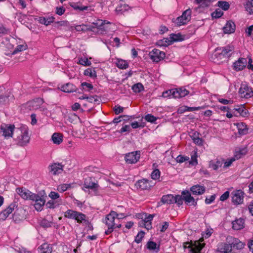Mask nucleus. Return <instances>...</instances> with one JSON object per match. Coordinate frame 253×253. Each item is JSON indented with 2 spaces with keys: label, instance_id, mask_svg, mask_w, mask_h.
Segmentation results:
<instances>
[{
  "label": "nucleus",
  "instance_id": "obj_1",
  "mask_svg": "<svg viewBox=\"0 0 253 253\" xmlns=\"http://www.w3.org/2000/svg\"><path fill=\"white\" fill-rule=\"evenodd\" d=\"M234 47L228 45L225 47H217L213 54L214 62L220 63L228 59L233 53Z\"/></svg>",
  "mask_w": 253,
  "mask_h": 253
},
{
  "label": "nucleus",
  "instance_id": "obj_2",
  "mask_svg": "<svg viewBox=\"0 0 253 253\" xmlns=\"http://www.w3.org/2000/svg\"><path fill=\"white\" fill-rule=\"evenodd\" d=\"M117 215V212L114 211H111L109 214H107L103 222L107 226L108 229L105 231V233L106 235L111 234L116 228H120L121 227V224L116 223V219L115 216Z\"/></svg>",
  "mask_w": 253,
  "mask_h": 253
},
{
  "label": "nucleus",
  "instance_id": "obj_3",
  "mask_svg": "<svg viewBox=\"0 0 253 253\" xmlns=\"http://www.w3.org/2000/svg\"><path fill=\"white\" fill-rule=\"evenodd\" d=\"M202 238L199 241L186 242L184 243L183 247L184 249H189L190 253H201V250L204 248L205 246V243H201L203 241Z\"/></svg>",
  "mask_w": 253,
  "mask_h": 253
},
{
  "label": "nucleus",
  "instance_id": "obj_4",
  "mask_svg": "<svg viewBox=\"0 0 253 253\" xmlns=\"http://www.w3.org/2000/svg\"><path fill=\"white\" fill-rule=\"evenodd\" d=\"M188 93L189 91L187 90L184 88L180 87L166 90L163 92L162 96L165 98L171 97L174 98H179L185 96Z\"/></svg>",
  "mask_w": 253,
  "mask_h": 253
},
{
  "label": "nucleus",
  "instance_id": "obj_5",
  "mask_svg": "<svg viewBox=\"0 0 253 253\" xmlns=\"http://www.w3.org/2000/svg\"><path fill=\"white\" fill-rule=\"evenodd\" d=\"M32 201L35 202V208L38 211H41L45 203L46 195L44 191H41L38 194L32 195Z\"/></svg>",
  "mask_w": 253,
  "mask_h": 253
},
{
  "label": "nucleus",
  "instance_id": "obj_6",
  "mask_svg": "<svg viewBox=\"0 0 253 253\" xmlns=\"http://www.w3.org/2000/svg\"><path fill=\"white\" fill-rule=\"evenodd\" d=\"M244 192L242 190H236L231 193L232 202L235 205L243 203L244 198Z\"/></svg>",
  "mask_w": 253,
  "mask_h": 253
},
{
  "label": "nucleus",
  "instance_id": "obj_7",
  "mask_svg": "<svg viewBox=\"0 0 253 253\" xmlns=\"http://www.w3.org/2000/svg\"><path fill=\"white\" fill-rule=\"evenodd\" d=\"M17 139L18 145L21 146L26 145L30 140L28 129L24 128L23 131L21 130V134L17 137Z\"/></svg>",
  "mask_w": 253,
  "mask_h": 253
},
{
  "label": "nucleus",
  "instance_id": "obj_8",
  "mask_svg": "<svg viewBox=\"0 0 253 253\" xmlns=\"http://www.w3.org/2000/svg\"><path fill=\"white\" fill-rule=\"evenodd\" d=\"M239 93L242 98H249L253 96L252 88L248 86L246 84H241Z\"/></svg>",
  "mask_w": 253,
  "mask_h": 253
},
{
  "label": "nucleus",
  "instance_id": "obj_9",
  "mask_svg": "<svg viewBox=\"0 0 253 253\" xmlns=\"http://www.w3.org/2000/svg\"><path fill=\"white\" fill-rule=\"evenodd\" d=\"M150 59L153 62H158L165 57V53L158 49H154L149 53Z\"/></svg>",
  "mask_w": 253,
  "mask_h": 253
},
{
  "label": "nucleus",
  "instance_id": "obj_10",
  "mask_svg": "<svg viewBox=\"0 0 253 253\" xmlns=\"http://www.w3.org/2000/svg\"><path fill=\"white\" fill-rule=\"evenodd\" d=\"M15 126L14 125H3L0 126V133L5 138L12 137Z\"/></svg>",
  "mask_w": 253,
  "mask_h": 253
},
{
  "label": "nucleus",
  "instance_id": "obj_11",
  "mask_svg": "<svg viewBox=\"0 0 253 253\" xmlns=\"http://www.w3.org/2000/svg\"><path fill=\"white\" fill-rule=\"evenodd\" d=\"M140 157V151L132 152L126 154L125 160L127 164H135L139 160Z\"/></svg>",
  "mask_w": 253,
  "mask_h": 253
},
{
  "label": "nucleus",
  "instance_id": "obj_12",
  "mask_svg": "<svg viewBox=\"0 0 253 253\" xmlns=\"http://www.w3.org/2000/svg\"><path fill=\"white\" fill-rule=\"evenodd\" d=\"M63 165L61 163H54L48 167L49 172L52 175L61 173L63 169Z\"/></svg>",
  "mask_w": 253,
  "mask_h": 253
},
{
  "label": "nucleus",
  "instance_id": "obj_13",
  "mask_svg": "<svg viewBox=\"0 0 253 253\" xmlns=\"http://www.w3.org/2000/svg\"><path fill=\"white\" fill-rule=\"evenodd\" d=\"M247 60L246 58H240L233 63V68L236 71L243 70L247 66Z\"/></svg>",
  "mask_w": 253,
  "mask_h": 253
},
{
  "label": "nucleus",
  "instance_id": "obj_14",
  "mask_svg": "<svg viewBox=\"0 0 253 253\" xmlns=\"http://www.w3.org/2000/svg\"><path fill=\"white\" fill-rule=\"evenodd\" d=\"M135 186L137 189L141 190H147L149 189L152 185L150 184L148 180L146 179H142L138 180L135 184Z\"/></svg>",
  "mask_w": 253,
  "mask_h": 253
},
{
  "label": "nucleus",
  "instance_id": "obj_15",
  "mask_svg": "<svg viewBox=\"0 0 253 253\" xmlns=\"http://www.w3.org/2000/svg\"><path fill=\"white\" fill-rule=\"evenodd\" d=\"M16 192L23 199L25 200H32V195L34 194V193H32L29 190L21 188H17Z\"/></svg>",
  "mask_w": 253,
  "mask_h": 253
},
{
  "label": "nucleus",
  "instance_id": "obj_16",
  "mask_svg": "<svg viewBox=\"0 0 253 253\" xmlns=\"http://www.w3.org/2000/svg\"><path fill=\"white\" fill-rule=\"evenodd\" d=\"M61 89L62 91L65 92H78L81 93V92L80 91V89L78 88L75 85H74L72 84L67 83L64 85H63L61 87Z\"/></svg>",
  "mask_w": 253,
  "mask_h": 253
},
{
  "label": "nucleus",
  "instance_id": "obj_17",
  "mask_svg": "<svg viewBox=\"0 0 253 253\" xmlns=\"http://www.w3.org/2000/svg\"><path fill=\"white\" fill-rule=\"evenodd\" d=\"M98 186L97 183L92 181V178L91 177H88L85 179L84 188L96 190Z\"/></svg>",
  "mask_w": 253,
  "mask_h": 253
},
{
  "label": "nucleus",
  "instance_id": "obj_18",
  "mask_svg": "<svg viewBox=\"0 0 253 253\" xmlns=\"http://www.w3.org/2000/svg\"><path fill=\"white\" fill-rule=\"evenodd\" d=\"M182 196L183 198V200H184L185 203L187 204L192 203V205L193 206H196L197 205V202L195 201L194 198L191 196V194L189 191H182Z\"/></svg>",
  "mask_w": 253,
  "mask_h": 253
},
{
  "label": "nucleus",
  "instance_id": "obj_19",
  "mask_svg": "<svg viewBox=\"0 0 253 253\" xmlns=\"http://www.w3.org/2000/svg\"><path fill=\"white\" fill-rule=\"evenodd\" d=\"M217 251L221 253H231L232 246L231 244L220 243L218 245Z\"/></svg>",
  "mask_w": 253,
  "mask_h": 253
},
{
  "label": "nucleus",
  "instance_id": "obj_20",
  "mask_svg": "<svg viewBox=\"0 0 253 253\" xmlns=\"http://www.w3.org/2000/svg\"><path fill=\"white\" fill-rule=\"evenodd\" d=\"M206 191L205 187L198 184L194 185L190 188V191L193 195H200L204 194Z\"/></svg>",
  "mask_w": 253,
  "mask_h": 253
},
{
  "label": "nucleus",
  "instance_id": "obj_21",
  "mask_svg": "<svg viewBox=\"0 0 253 253\" xmlns=\"http://www.w3.org/2000/svg\"><path fill=\"white\" fill-rule=\"evenodd\" d=\"M224 33L225 34H231L235 32L236 29V25L232 21H228L223 28Z\"/></svg>",
  "mask_w": 253,
  "mask_h": 253
},
{
  "label": "nucleus",
  "instance_id": "obj_22",
  "mask_svg": "<svg viewBox=\"0 0 253 253\" xmlns=\"http://www.w3.org/2000/svg\"><path fill=\"white\" fill-rule=\"evenodd\" d=\"M232 224L234 230H239L244 227L245 221L243 218H240L232 221Z\"/></svg>",
  "mask_w": 253,
  "mask_h": 253
},
{
  "label": "nucleus",
  "instance_id": "obj_23",
  "mask_svg": "<svg viewBox=\"0 0 253 253\" xmlns=\"http://www.w3.org/2000/svg\"><path fill=\"white\" fill-rule=\"evenodd\" d=\"M234 125L237 126L240 135H246L248 133V128L245 123H237Z\"/></svg>",
  "mask_w": 253,
  "mask_h": 253
},
{
  "label": "nucleus",
  "instance_id": "obj_24",
  "mask_svg": "<svg viewBox=\"0 0 253 253\" xmlns=\"http://www.w3.org/2000/svg\"><path fill=\"white\" fill-rule=\"evenodd\" d=\"M94 25L95 27L98 29L101 30V31H106L107 27L105 26V24H110V22H106V21H103L101 19H97L92 23Z\"/></svg>",
  "mask_w": 253,
  "mask_h": 253
},
{
  "label": "nucleus",
  "instance_id": "obj_25",
  "mask_svg": "<svg viewBox=\"0 0 253 253\" xmlns=\"http://www.w3.org/2000/svg\"><path fill=\"white\" fill-rule=\"evenodd\" d=\"M55 18L53 16H49L48 17H40L38 21L40 23L48 26L53 23Z\"/></svg>",
  "mask_w": 253,
  "mask_h": 253
},
{
  "label": "nucleus",
  "instance_id": "obj_26",
  "mask_svg": "<svg viewBox=\"0 0 253 253\" xmlns=\"http://www.w3.org/2000/svg\"><path fill=\"white\" fill-rule=\"evenodd\" d=\"M202 107H191L186 106H183L178 108L177 112L179 114L183 113L186 111H197L202 109Z\"/></svg>",
  "mask_w": 253,
  "mask_h": 253
},
{
  "label": "nucleus",
  "instance_id": "obj_27",
  "mask_svg": "<svg viewBox=\"0 0 253 253\" xmlns=\"http://www.w3.org/2000/svg\"><path fill=\"white\" fill-rule=\"evenodd\" d=\"M42 101L40 99L36 100H32L28 103V107L30 110H36L40 107V105Z\"/></svg>",
  "mask_w": 253,
  "mask_h": 253
},
{
  "label": "nucleus",
  "instance_id": "obj_28",
  "mask_svg": "<svg viewBox=\"0 0 253 253\" xmlns=\"http://www.w3.org/2000/svg\"><path fill=\"white\" fill-rule=\"evenodd\" d=\"M86 216L85 214L80 212H77V214L76 216V218L74 219V220H76L78 223H88V220L86 219Z\"/></svg>",
  "mask_w": 253,
  "mask_h": 253
},
{
  "label": "nucleus",
  "instance_id": "obj_29",
  "mask_svg": "<svg viewBox=\"0 0 253 253\" xmlns=\"http://www.w3.org/2000/svg\"><path fill=\"white\" fill-rule=\"evenodd\" d=\"M174 196L171 194H168L162 196L161 202L165 204H171L173 203Z\"/></svg>",
  "mask_w": 253,
  "mask_h": 253
},
{
  "label": "nucleus",
  "instance_id": "obj_30",
  "mask_svg": "<svg viewBox=\"0 0 253 253\" xmlns=\"http://www.w3.org/2000/svg\"><path fill=\"white\" fill-rule=\"evenodd\" d=\"M231 244L232 249L234 248L237 250L243 249L245 246V244L237 238H234Z\"/></svg>",
  "mask_w": 253,
  "mask_h": 253
},
{
  "label": "nucleus",
  "instance_id": "obj_31",
  "mask_svg": "<svg viewBox=\"0 0 253 253\" xmlns=\"http://www.w3.org/2000/svg\"><path fill=\"white\" fill-rule=\"evenodd\" d=\"M51 139L54 144L59 145L63 141V135L61 133H54Z\"/></svg>",
  "mask_w": 253,
  "mask_h": 253
},
{
  "label": "nucleus",
  "instance_id": "obj_32",
  "mask_svg": "<svg viewBox=\"0 0 253 253\" xmlns=\"http://www.w3.org/2000/svg\"><path fill=\"white\" fill-rule=\"evenodd\" d=\"M41 253H51L52 249L51 246L47 243H44L39 247Z\"/></svg>",
  "mask_w": 253,
  "mask_h": 253
},
{
  "label": "nucleus",
  "instance_id": "obj_33",
  "mask_svg": "<svg viewBox=\"0 0 253 253\" xmlns=\"http://www.w3.org/2000/svg\"><path fill=\"white\" fill-rule=\"evenodd\" d=\"M183 40L182 36L180 34H171L169 36V44H172L174 42L181 41Z\"/></svg>",
  "mask_w": 253,
  "mask_h": 253
},
{
  "label": "nucleus",
  "instance_id": "obj_34",
  "mask_svg": "<svg viewBox=\"0 0 253 253\" xmlns=\"http://www.w3.org/2000/svg\"><path fill=\"white\" fill-rule=\"evenodd\" d=\"M183 16H179L176 19H172L173 22L175 23V24L178 26L185 25L188 22V18H186V19H184V18H183Z\"/></svg>",
  "mask_w": 253,
  "mask_h": 253
},
{
  "label": "nucleus",
  "instance_id": "obj_35",
  "mask_svg": "<svg viewBox=\"0 0 253 253\" xmlns=\"http://www.w3.org/2000/svg\"><path fill=\"white\" fill-rule=\"evenodd\" d=\"M130 8L128 5L126 4H121L116 8V11L118 14H123Z\"/></svg>",
  "mask_w": 253,
  "mask_h": 253
},
{
  "label": "nucleus",
  "instance_id": "obj_36",
  "mask_svg": "<svg viewBox=\"0 0 253 253\" xmlns=\"http://www.w3.org/2000/svg\"><path fill=\"white\" fill-rule=\"evenodd\" d=\"M147 248L149 250H153L156 253H158L160 250V246H157L154 242L149 241L147 244Z\"/></svg>",
  "mask_w": 253,
  "mask_h": 253
},
{
  "label": "nucleus",
  "instance_id": "obj_37",
  "mask_svg": "<svg viewBox=\"0 0 253 253\" xmlns=\"http://www.w3.org/2000/svg\"><path fill=\"white\" fill-rule=\"evenodd\" d=\"M247 153V150L246 148L240 149L238 151H236L234 154V158L236 160H238L241 158L243 156H245Z\"/></svg>",
  "mask_w": 253,
  "mask_h": 253
},
{
  "label": "nucleus",
  "instance_id": "obj_38",
  "mask_svg": "<svg viewBox=\"0 0 253 253\" xmlns=\"http://www.w3.org/2000/svg\"><path fill=\"white\" fill-rule=\"evenodd\" d=\"M77 212L78 211L72 210H68L64 212V217L67 218L74 219L76 218Z\"/></svg>",
  "mask_w": 253,
  "mask_h": 253
},
{
  "label": "nucleus",
  "instance_id": "obj_39",
  "mask_svg": "<svg viewBox=\"0 0 253 253\" xmlns=\"http://www.w3.org/2000/svg\"><path fill=\"white\" fill-rule=\"evenodd\" d=\"M116 65L118 68L121 69H126L128 67L127 62L123 59H118L116 62Z\"/></svg>",
  "mask_w": 253,
  "mask_h": 253
},
{
  "label": "nucleus",
  "instance_id": "obj_40",
  "mask_svg": "<svg viewBox=\"0 0 253 253\" xmlns=\"http://www.w3.org/2000/svg\"><path fill=\"white\" fill-rule=\"evenodd\" d=\"M132 90L135 93L140 92L144 90V86L141 83H137L132 86Z\"/></svg>",
  "mask_w": 253,
  "mask_h": 253
},
{
  "label": "nucleus",
  "instance_id": "obj_41",
  "mask_svg": "<svg viewBox=\"0 0 253 253\" xmlns=\"http://www.w3.org/2000/svg\"><path fill=\"white\" fill-rule=\"evenodd\" d=\"M84 75L91 78L97 77L96 72L94 69L88 68L84 71Z\"/></svg>",
  "mask_w": 253,
  "mask_h": 253
},
{
  "label": "nucleus",
  "instance_id": "obj_42",
  "mask_svg": "<svg viewBox=\"0 0 253 253\" xmlns=\"http://www.w3.org/2000/svg\"><path fill=\"white\" fill-rule=\"evenodd\" d=\"M217 6L221 8L223 10L226 11L230 8V4L226 1H218Z\"/></svg>",
  "mask_w": 253,
  "mask_h": 253
},
{
  "label": "nucleus",
  "instance_id": "obj_43",
  "mask_svg": "<svg viewBox=\"0 0 253 253\" xmlns=\"http://www.w3.org/2000/svg\"><path fill=\"white\" fill-rule=\"evenodd\" d=\"M82 88L80 89L82 91L87 90L88 91L92 90L93 88V85L89 83L86 82H83L81 84Z\"/></svg>",
  "mask_w": 253,
  "mask_h": 253
},
{
  "label": "nucleus",
  "instance_id": "obj_44",
  "mask_svg": "<svg viewBox=\"0 0 253 253\" xmlns=\"http://www.w3.org/2000/svg\"><path fill=\"white\" fill-rule=\"evenodd\" d=\"M223 14V12L220 9H216L211 14L212 18H219L221 17Z\"/></svg>",
  "mask_w": 253,
  "mask_h": 253
},
{
  "label": "nucleus",
  "instance_id": "obj_45",
  "mask_svg": "<svg viewBox=\"0 0 253 253\" xmlns=\"http://www.w3.org/2000/svg\"><path fill=\"white\" fill-rule=\"evenodd\" d=\"M17 205L16 203H12L5 210V211L6 213L9 215L12 212L14 211V210L17 208Z\"/></svg>",
  "mask_w": 253,
  "mask_h": 253
},
{
  "label": "nucleus",
  "instance_id": "obj_46",
  "mask_svg": "<svg viewBox=\"0 0 253 253\" xmlns=\"http://www.w3.org/2000/svg\"><path fill=\"white\" fill-rule=\"evenodd\" d=\"M161 172L160 170L156 169H155L151 173V178L154 180L158 179L160 177Z\"/></svg>",
  "mask_w": 253,
  "mask_h": 253
},
{
  "label": "nucleus",
  "instance_id": "obj_47",
  "mask_svg": "<svg viewBox=\"0 0 253 253\" xmlns=\"http://www.w3.org/2000/svg\"><path fill=\"white\" fill-rule=\"evenodd\" d=\"M183 198L182 195H177L174 197L173 203H176L178 206L181 205L183 204Z\"/></svg>",
  "mask_w": 253,
  "mask_h": 253
},
{
  "label": "nucleus",
  "instance_id": "obj_48",
  "mask_svg": "<svg viewBox=\"0 0 253 253\" xmlns=\"http://www.w3.org/2000/svg\"><path fill=\"white\" fill-rule=\"evenodd\" d=\"M234 110L237 111L240 115L245 117L247 114V112L246 109H245L244 107H238L237 108H235Z\"/></svg>",
  "mask_w": 253,
  "mask_h": 253
},
{
  "label": "nucleus",
  "instance_id": "obj_49",
  "mask_svg": "<svg viewBox=\"0 0 253 253\" xmlns=\"http://www.w3.org/2000/svg\"><path fill=\"white\" fill-rule=\"evenodd\" d=\"M144 234L145 232L142 231L139 232L137 236L135 237V241L137 243H140L142 241V240L144 236Z\"/></svg>",
  "mask_w": 253,
  "mask_h": 253
},
{
  "label": "nucleus",
  "instance_id": "obj_50",
  "mask_svg": "<svg viewBox=\"0 0 253 253\" xmlns=\"http://www.w3.org/2000/svg\"><path fill=\"white\" fill-rule=\"evenodd\" d=\"M40 224L41 226L43 228H48L51 226V222H49L47 220L45 219H42L40 222Z\"/></svg>",
  "mask_w": 253,
  "mask_h": 253
},
{
  "label": "nucleus",
  "instance_id": "obj_51",
  "mask_svg": "<svg viewBox=\"0 0 253 253\" xmlns=\"http://www.w3.org/2000/svg\"><path fill=\"white\" fill-rule=\"evenodd\" d=\"M78 63L84 66H90L91 64V62L86 58H81Z\"/></svg>",
  "mask_w": 253,
  "mask_h": 253
},
{
  "label": "nucleus",
  "instance_id": "obj_52",
  "mask_svg": "<svg viewBox=\"0 0 253 253\" xmlns=\"http://www.w3.org/2000/svg\"><path fill=\"white\" fill-rule=\"evenodd\" d=\"M222 162L219 161H217L215 163L211 162L210 167L214 170L218 169L219 167H221L222 165Z\"/></svg>",
  "mask_w": 253,
  "mask_h": 253
},
{
  "label": "nucleus",
  "instance_id": "obj_53",
  "mask_svg": "<svg viewBox=\"0 0 253 253\" xmlns=\"http://www.w3.org/2000/svg\"><path fill=\"white\" fill-rule=\"evenodd\" d=\"M145 119L147 122L153 123L157 120V118L151 114H148L145 116Z\"/></svg>",
  "mask_w": 253,
  "mask_h": 253
},
{
  "label": "nucleus",
  "instance_id": "obj_54",
  "mask_svg": "<svg viewBox=\"0 0 253 253\" xmlns=\"http://www.w3.org/2000/svg\"><path fill=\"white\" fill-rule=\"evenodd\" d=\"M189 158L187 156H183L182 155H178L175 159L176 161L179 163H182L185 161L189 160Z\"/></svg>",
  "mask_w": 253,
  "mask_h": 253
},
{
  "label": "nucleus",
  "instance_id": "obj_55",
  "mask_svg": "<svg viewBox=\"0 0 253 253\" xmlns=\"http://www.w3.org/2000/svg\"><path fill=\"white\" fill-rule=\"evenodd\" d=\"M169 38H165L162 40L159 41L158 42V44L160 46H167L170 44H169Z\"/></svg>",
  "mask_w": 253,
  "mask_h": 253
},
{
  "label": "nucleus",
  "instance_id": "obj_56",
  "mask_svg": "<svg viewBox=\"0 0 253 253\" xmlns=\"http://www.w3.org/2000/svg\"><path fill=\"white\" fill-rule=\"evenodd\" d=\"M191 11L190 9H187L184 11L181 16H183L184 19L186 18H188V21L191 19Z\"/></svg>",
  "mask_w": 253,
  "mask_h": 253
},
{
  "label": "nucleus",
  "instance_id": "obj_57",
  "mask_svg": "<svg viewBox=\"0 0 253 253\" xmlns=\"http://www.w3.org/2000/svg\"><path fill=\"white\" fill-rule=\"evenodd\" d=\"M114 111L116 115H118L120 113H121L124 111V107L120 106V105H115L114 107Z\"/></svg>",
  "mask_w": 253,
  "mask_h": 253
},
{
  "label": "nucleus",
  "instance_id": "obj_58",
  "mask_svg": "<svg viewBox=\"0 0 253 253\" xmlns=\"http://www.w3.org/2000/svg\"><path fill=\"white\" fill-rule=\"evenodd\" d=\"M246 8V10L248 11L250 14L253 13V0H252L251 2L247 4Z\"/></svg>",
  "mask_w": 253,
  "mask_h": 253
},
{
  "label": "nucleus",
  "instance_id": "obj_59",
  "mask_svg": "<svg viewBox=\"0 0 253 253\" xmlns=\"http://www.w3.org/2000/svg\"><path fill=\"white\" fill-rule=\"evenodd\" d=\"M154 216V214H149L147 217H146L144 220L140 221L139 224H140V223H145L146 222H151Z\"/></svg>",
  "mask_w": 253,
  "mask_h": 253
},
{
  "label": "nucleus",
  "instance_id": "obj_60",
  "mask_svg": "<svg viewBox=\"0 0 253 253\" xmlns=\"http://www.w3.org/2000/svg\"><path fill=\"white\" fill-rule=\"evenodd\" d=\"M65 11V9L63 6L56 7V13L59 15H62Z\"/></svg>",
  "mask_w": 253,
  "mask_h": 253
},
{
  "label": "nucleus",
  "instance_id": "obj_61",
  "mask_svg": "<svg viewBox=\"0 0 253 253\" xmlns=\"http://www.w3.org/2000/svg\"><path fill=\"white\" fill-rule=\"evenodd\" d=\"M25 49V46L23 45H18L13 52V54H16L18 52L23 51Z\"/></svg>",
  "mask_w": 253,
  "mask_h": 253
},
{
  "label": "nucleus",
  "instance_id": "obj_62",
  "mask_svg": "<svg viewBox=\"0 0 253 253\" xmlns=\"http://www.w3.org/2000/svg\"><path fill=\"white\" fill-rule=\"evenodd\" d=\"M49 197L52 200H55L59 198V194L57 192L51 191L49 194Z\"/></svg>",
  "mask_w": 253,
  "mask_h": 253
},
{
  "label": "nucleus",
  "instance_id": "obj_63",
  "mask_svg": "<svg viewBox=\"0 0 253 253\" xmlns=\"http://www.w3.org/2000/svg\"><path fill=\"white\" fill-rule=\"evenodd\" d=\"M55 204L56 203L54 201L50 200L46 204V206L49 209H54L56 207Z\"/></svg>",
  "mask_w": 253,
  "mask_h": 253
},
{
  "label": "nucleus",
  "instance_id": "obj_64",
  "mask_svg": "<svg viewBox=\"0 0 253 253\" xmlns=\"http://www.w3.org/2000/svg\"><path fill=\"white\" fill-rule=\"evenodd\" d=\"M253 32V25L248 27L245 30V32L247 34L248 37H251L252 34Z\"/></svg>",
  "mask_w": 253,
  "mask_h": 253
}]
</instances>
